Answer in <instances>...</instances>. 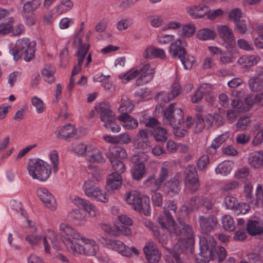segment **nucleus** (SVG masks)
Here are the masks:
<instances>
[{
    "label": "nucleus",
    "instance_id": "39",
    "mask_svg": "<svg viewBox=\"0 0 263 263\" xmlns=\"http://www.w3.org/2000/svg\"><path fill=\"white\" fill-rule=\"evenodd\" d=\"M133 107V104L127 96L123 95L121 96L120 105L118 108L120 112L127 113L130 111Z\"/></svg>",
    "mask_w": 263,
    "mask_h": 263
},
{
    "label": "nucleus",
    "instance_id": "30",
    "mask_svg": "<svg viewBox=\"0 0 263 263\" xmlns=\"http://www.w3.org/2000/svg\"><path fill=\"white\" fill-rule=\"evenodd\" d=\"M138 137L141 139V141L138 144V148H141L144 151L147 152V150L150 149V142L148 140L149 131L148 129H141L138 132Z\"/></svg>",
    "mask_w": 263,
    "mask_h": 263
},
{
    "label": "nucleus",
    "instance_id": "42",
    "mask_svg": "<svg viewBox=\"0 0 263 263\" xmlns=\"http://www.w3.org/2000/svg\"><path fill=\"white\" fill-rule=\"evenodd\" d=\"M215 36V31L209 28L201 29L197 33V37L203 41L213 40Z\"/></svg>",
    "mask_w": 263,
    "mask_h": 263
},
{
    "label": "nucleus",
    "instance_id": "31",
    "mask_svg": "<svg viewBox=\"0 0 263 263\" xmlns=\"http://www.w3.org/2000/svg\"><path fill=\"white\" fill-rule=\"evenodd\" d=\"M143 57L145 59L152 57L162 60H165L166 58V53L163 49L153 47H147L143 52Z\"/></svg>",
    "mask_w": 263,
    "mask_h": 263
},
{
    "label": "nucleus",
    "instance_id": "41",
    "mask_svg": "<svg viewBox=\"0 0 263 263\" xmlns=\"http://www.w3.org/2000/svg\"><path fill=\"white\" fill-rule=\"evenodd\" d=\"M211 259L221 262L223 260L227 255V252L225 249L222 247L214 248L211 251Z\"/></svg>",
    "mask_w": 263,
    "mask_h": 263
},
{
    "label": "nucleus",
    "instance_id": "56",
    "mask_svg": "<svg viewBox=\"0 0 263 263\" xmlns=\"http://www.w3.org/2000/svg\"><path fill=\"white\" fill-rule=\"evenodd\" d=\"M224 202L227 209H233L237 206L238 203L235 197L229 196L225 198Z\"/></svg>",
    "mask_w": 263,
    "mask_h": 263
},
{
    "label": "nucleus",
    "instance_id": "24",
    "mask_svg": "<svg viewBox=\"0 0 263 263\" xmlns=\"http://www.w3.org/2000/svg\"><path fill=\"white\" fill-rule=\"evenodd\" d=\"M217 31L219 36L223 41L230 45L233 46L235 44L234 36L232 30L228 25H219L217 27Z\"/></svg>",
    "mask_w": 263,
    "mask_h": 263
},
{
    "label": "nucleus",
    "instance_id": "63",
    "mask_svg": "<svg viewBox=\"0 0 263 263\" xmlns=\"http://www.w3.org/2000/svg\"><path fill=\"white\" fill-rule=\"evenodd\" d=\"M256 200L255 204L258 205L260 202L263 203V185L258 184L256 192Z\"/></svg>",
    "mask_w": 263,
    "mask_h": 263
},
{
    "label": "nucleus",
    "instance_id": "32",
    "mask_svg": "<svg viewBox=\"0 0 263 263\" xmlns=\"http://www.w3.org/2000/svg\"><path fill=\"white\" fill-rule=\"evenodd\" d=\"M249 163L255 168L261 167L263 165V152L258 151L252 153L249 158Z\"/></svg>",
    "mask_w": 263,
    "mask_h": 263
},
{
    "label": "nucleus",
    "instance_id": "40",
    "mask_svg": "<svg viewBox=\"0 0 263 263\" xmlns=\"http://www.w3.org/2000/svg\"><path fill=\"white\" fill-rule=\"evenodd\" d=\"M247 231L251 235L263 233V227H260L255 220H249L247 225Z\"/></svg>",
    "mask_w": 263,
    "mask_h": 263
},
{
    "label": "nucleus",
    "instance_id": "64",
    "mask_svg": "<svg viewBox=\"0 0 263 263\" xmlns=\"http://www.w3.org/2000/svg\"><path fill=\"white\" fill-rule=\"evenodd\" d=\"M241 14V10L238 8H235L229 12V17L235 22L239 20Z\"/></svg>",
    "mask_w": 263,
    "mask_h": 263
},
{
    "label": "nucleus",
    "instance_id": "25",
    "mask_svg": "<svg viewBox=\"0 0 263 263\" xmlns=\"http://www.w3.org/2000/svg\"><path fill=\"white\" fill-rule=\"evenodd\" d=\"M86 159L91 163H101L104 160L101 151L92 145L88 146Z\"/></svg>",
    "mask_w": 263,
    "mask_h": 263
},
{
    "label": "nucleus",
    "instance_id": "35",
    "mask_svg": "<svg viewBox=\"0 0 263 263\" xmlns=\"http://www.w3.org/2000/svg\"><path fill=\"white\" fill-rule=\"evenodd\" d=\"M68 217L76 221L77 224L79 225H83L86 221V215L84 212L79 209H74L70 211L68 214Z\"/></svg>",
    "mask_w": 263,
    "mask_h": 263
},
{
    "label": "nucleus",
    "instance_id": "60",
    "mask_svg": "<svg viewBox=\"0 0 263 263\" xmlns=\"http://www.w3.org/2000/svg\"><path fill=\"white\" fill-rule=\"evenodd\" d=\"M88 148V146H86L83 143H79L74 146V150L78 155L86 157Z\"/></svg>",
    "mask_w": 263,
    "mask_h": 263
},
{
    "label": "nucleus",
    "instance_id": "33",
    "mask_svg": "<svg viewBox=\"0 0 263 263\" xmlns=\"http://www.w3.org/2000/svg\"><path fill=\"white\" fill-rule=\"evenodd\" d=\"M260 60L257 55H243L238 60V63L243 67H251L256 65Z\"/></svg>",
    "mask_w": 263,
    "mask_h": 263
},
{
    "label": "nucleus",
    "instance_id": "2",
    "mask_svg": "<svg viewBox=\"0 0 263 263\" xmlns=\"http://www.w3.org/2000/svg\"><path fill=\"white\" fill-rule=\"evenodd\" d=\"M82 244L77 242H72L69 239L66 240V248L68 251L74 255H84L95 256L99 250L98 245L96 241L82 236L80 239Z\"/></svg>",
    "mask_w": 263,
    "mask_h": 263
},
{
    "label": "nucleus",
    "instance_id": "54",
    "mask_svg": "<svg viewBox=\"0 0 263 263\" xmlns=\"http://www.w3.org/2000/svg\"><path fill=\"white\" fill-rule=\"evenodd\" d=\"M193 125L195 133H200L205 127L204 121L202 117L198 115L197 119Z\"/></svg>",
    "mask_w": 263,
    "mask_h": 263
},
{
    "label": "nucleus",
    "instance_id": "44",
    "mask_svg": "<svg viewBox=\"0 0 263 263\" xmlns=\"http://www.w3.org/2000/svg\"><path fill=\"white\" fill-rule=\"evenodd\" d=\"M145 165L142 163H138L136 164L132 171V173L134 178L137 180H140L143 177L145 172Z\"/></svg>",
    "mask_w": 263,
    "mask_h": 263
},
{
    "label": "nucleus",
    "instance_id": "47",
    "mask_svg": "<svg viewBox=\"0 0 263 263\" xmlns=\"http://www.w3.org/2000/svg\"><path fill=\"white\" fill-rule=\"evenodd\" d=\"M127 156L126 152L124 148L120 146H114L110 149L109 157H112L120 159L126 158Z\"/></svg>",
    "mask_w": 263,
    "mask_h": 263
},
{
    "label": "nucleus",
    "instance_id": "26",
    "mask_svg": "<svg viewBox=\"0 0 263 263\" xmlns=\"http://www.w3.org/2000/svg\"><path fill=\"white\" fill-rule=\"evenodd\" d=\"M74 203L82 206L89 215L91 217H96L100 215V212L96 206L89 201L78 198H75Z\"/></svg>",
    "mask_w": 263,
    "mask_h": 263
},
{
    "label": "nucleus",
    "instance_id": "22",
    "mask_svg": "<svg viewBox=\"0 0 263 263\" xmlns=\"http://www.w3.org/2000/svg\"><path fill=\"white\" fill-rule=\"evenodd\" d=\"M144 252L147 260L151 263H157L161 256L156 246L153 242L148 243L144 248Z\"/></svg>",
    "mask_w": 263,
    "mask_h": 263
},
{
    "label": "nucleus",
    "instance_id": "14",
    "mask_svg": "<svg viewBox=\"0 0 263 263\" xmlns=\"http://www.w3.org/2000/svg\"><path fill=\"white\" fill-rule=\"evenodd\" d=\"M155 68L149 64H145L140 68V77L136 80L137 86L145 84L150 82L154 77Z\"/></svg>",
    "mask_w": 263,
    "mask_h": 263
},
{
    "label": "nucleus",
    "instance_id": "48",
    "mask_svg": "<svg viewBox=\"0 0 263 263\" xmlns=\"http://www.w3.org/2000/svg\"><path fill=\"white\" fill-rule=\"evenodd\" d=\"M95 194L90 198H95L97 201L103 203H107L109 201V196L107 193L99 187L96 191H95Z\"/></svg>",
    "mask_w": 263,
    "mask_h": 263
},
{
    "label": "nucleus",
    "instance_id": "53",
    "mask_svg": "<svg viewBox=\"0 0 263 263\" xmlns=\"http://www.w3.org/2000/svg\"><path fill=\"white\" fill-rule=\"evenodd\" d=\"M31 102L32 105L35 107L38 113H41L44 111L45 108V104L41 99L37 97H34L32 98Z\"/></svg>",
    "mask_w": 263,
    "mask_h": 263
},
{
    "label": "nucleus",
    "instance_id": "13",
    "mask_svg": "<svg viewBox=\"0 0 263 263\" xmlns=\"http://www.w3.org/2000/svg\"><path fill=\"white\" fill-rule=\"evenodd\" d=\"M108 245L112 249L118 251L125 256L132 257L133 253L136 255H138L139 253L138 250L135 247H133L130 248L126 246L120 240H109Z\"/></svg>",
    "mask_w": 263,
    "mask_h": 263
},
{
    "label": "nucleus",
    "instance_id": "21",
    "mask_svg": "<svg viewBox=\"0 0 263 263\" xmlns=\"http://www.w3.org/2000/svg\"><path fill=\"white\" fill-rule=\"evenodd\" d=\"M186 43L181 39L173 42L170 46L169 53L173 58L181 59L186 54L184 47Z\"/></svg>",
    "mask_w": 263,
    "mask_h": 263
},
{
    "label": "nucleus",
    "instance_id": "43",
    "mask_svg": "<svg viewBox=\"0 0 263 263\" xmlns=\"http://www.w3.org/2000/svg\"><path fill=\"white\" fill-rule=\"evenodd\" d=\"M55 71V68L51 65L45 66L42 71V74L44 77L45 81L50 83L54 82L55 81V77L54 76Z\"/></svg>",
    "mask_w": 263,
    "mask_h": 263
},
{
    "label": "nucleus",
    "instance_id": "38",
    "mask_svg": "<svg viewBox=\"0 0 263 263\" xmlns=\"http://www.w3.org/2000/svg\"><path fill=\"white\" fill-rule=\"evenodd\" d=\"M73 2L71 0H61L55 7V12L59 14L65 13L73 7Z\"/></svg>",
    "mask_w": 263,
    "mask_h": 263
},
{
    "label": "nucleus",
    "instance_id": "11",
    "mask_svg": "<svg viewBox=\"0 0 263 263\" xmlns=\"http://www.w3.org/2000/svg\"><path fill=\"white\" fill-rule=\"evenodd\" d=\"M185 184L191 193H194L199 189L200 184L197 172L193 165H188L185 169Z\"/></svg>",
    "mask_w": 263,
    "mask_h": 263
},
{
    "label": "nucleus",
    "instance_id": "1",
    "mask_svg": "<svg viewBox=\"0 0 263 263\" xmlns=\"http://www.w3.org/2000/svg\"><path fill=\"white\" fill-rule=\"evenodd\" d=\"M157 221L162 228L167 230L171 235H174L178 238L175 245V249L177 251H185L193 244L194 235L192 227L180 218L176 222L168 210L164 209V215L160 216Z\"/></svg>",
    "mask_w": 263,
    "mask_h": 263
},
{
    "label": "nucleus",
    "instance_id": "17",
    "mask_svg": "<svg viewBox=\"0 0 263 263\" xmlns=\"http://www.w3.org/2000/svg\"><path fill=\"white\" fill-rule=\"evenodd\" d=\"M60 231L65 236L64 242L65 246L67 239H69L71 241L75 242L77 241L80 240V239L82 236L73 227L66 223H61L60 225Z\"/></svg>",
    "mask_w": 263,
    "mask_h": 263
},
{
    "label": "nucleus",
    "instance_id": "19",
    "mask_svg": "<svg viewBox=\"0 0 263 263\" xmlns=\"http://www.w3.org/2000/svg\"><path fill=\"white\" fill-rule=\"evenodd\" d=\"M186 10L187 13L194 18H202L210 12L209 7L202 4L189 6Z\"/></svg>",
    "mask_w": 263,
    "mask_h": 263
},
{
    "label": "nucleus",
    "instance_id": "62",
    "mask_svg": "<svg viewBox=\"0 0 263 263\" xmlns=\"http://www.w3.org/2000/svg\"><path fill=\"white\" fill-rule=\"evenodd\" d=\"M152 200L155 206L160 207L162 205V196L159 193L155 192L152 196Z\"/></svg>",
    "mask_w": 263,
    "mask_h": 263
},
{
    "label": "nucleus",
    "instance_id": "51",
    "mask_svg": "<svg viewBox=\"0 0 263 263\" xmlns=\"http://www.w3.org/2000/svg\"><path fill=\"white\" fill-rule=\"evenodd\" d=\"M138 76H140V69H132L127 71L125 74H121L119 75L120 79H124L127 82L130 81L136 78Z\"/></svg>",
    "mask_w": 263,
    "mask_h": 263
},
{
    "label": "nucleus",
    "instance_id": "5",
    "mask_svg": "<svg viewBox=\"0 0 263 263\" xmlns=\"http://www.w3.org/2000/svg\"><path fill=\"white\" fill-rule=\"evenodd\" d=\"M125 199L128 204L132 205L135 210L142 212L146 216L150 214L151 206L149 199H143L139 192L136 191L127 192Z\"/></svg>",
    "mask_w": 263,
    "mask_h": 263
},
{
    "label": "nucleus",
    "instance_id": "16",
    "mask_svg": "<svg viewBox=\"0 0 263 263\" xmlns=\"http://www.w3.org/2000/svg\"><path fill=\"white\" fill-rule=\"evenodd\" d=\"M60 231L65 236L64 242L65 246L67 239H69L71 241L75 242L77 241L80 240V239L82 236L73 227L66 223H61L60 225Z\"/></svg>",
    "mask_w": 263,
    "mask_h": 263
},
{
    "label": "nucleus",
    "instance_id": "3",
    "mask_svg": "<svg viewBox=\"0 0 263 263\" xmlns=\"http://www.w3.org/2000/svg\"><path fill=\"white\" fill-rule=\"evenodd\" d=\"M26 240L31 246L42 243L44 252L46 254H51L52 247L56 250H60V246L58 240V235L52 230H48L42 236L30 234L26 236Z\"/></svg>",
    "mask_w": 263,
    "mask_h": 263
},
{
    "label": "nucleus",
    "instance_id": "27",
    "mask_svg": "<svg viewBox=\"0 0 263 263\" xmlns=\"http://www.w3.org/2000/svg\"><path fill=\"white\" fill-rule=\"evenodd\" d=\"M179 184V180L176 177H174L165 183L163 191L166 194L173 196L179 193L180 190Z\"/></svg>",
    "mask_w": 263,
    "mask_h": 263
},
{
    "label": "nucleus",
    "instance_id": "57",
    "mask_svg": "<svg viewBox=\"0 0 263 263\" xmlns=\"http://www.w3.org/2000/svg\"><path fill=\"white\" fill-rule=\"evenodd\" d=\"M250 120L249 117H244L240 118L236 123L238 130L245 129L250 125Z\"/></svg>",
    "mask_w": 263,
    "mask_h": 263
},
{
    "label": "nucleus",
    "instance_id": "29",
    "mask_svg": "<svg viewBox=\"0 0 263 263\" xmlns=\"http://www.w3.org/2000/svg\"><path fill=\"white\" fill-rule=\"evenodd\" d=\"M118 119L123 123V127L127 130L136 129L138 126L137 120L127 113L122 114L118 117Z\"/></svg>",
    "mask_w": 263,
    "mask_h": 263
},
{
    "label": "nucleus",
    "instance_id": "6",
    "mask_svg": "<svg viewBox=\"0 0 263 263\" xmlns=\"http://www.w3.org/2000/svg\"><path fill=\"white\" fill-rule=\"evenodd\" d=\"M27 170L29 174L34 179L41 181H46L51 173L50 166L42 160L29 163Z\"/></svg>",
    "mask_w": 263,
    "mask_h": 263
},
{
    "label": "nucleus",
    "instance_id": "61",
    "mask_svg": "<svg viewBox=\"0 0 263 263\" xmlns=\"http://www.w3.org/2000/svg\"><path fill=\"white\" fill-rule=\"evenodd\" d=\"M151 25L154 27H158L161 25L163 22L162 18L159 16H148L147 18Z\"/></svg>",
    "mask_w": 263,
    "mask_h": 263
},
{
    "label": "nucleus",
    "instance_id": "50",
    "mask_svg": "<svg viewBox=\"0 0 263 263\" xmlns=\"http://www.w3.org/2000/svg\"><path fill=\"white\" fill-rule=\"evenodd\" d=\"M222 224L224 229L227 231H233L235 229L233 218L229 215H225L222 218Z\"/></svg>",
    "mask_w": 263,
    "mask_h": 263
},
{
    "label": "nucleus",
    "instance_id": "55",
    "mask_svg": "<svg viewBox=\"0 0 263 263\" xmlns=\"http://www.w3.org/2000/svg\"><path fill=\"white\" fill-rule=\"evenodd\" d=\"M182 35L185 37L192 36L196 31V28L194 24H189L184 25L182 29Z\"/></svg>",
    "mask_w": 263,
    "mask_h": 263
},
{
    "label": "nucleus",
    "instance_id": "58",
    "mask_svg": "<svg viewBox=\"0 0 263 263\" xmlns=\"http://www.w3.org/2000/svg\"><path fill=\"white\" fill-rule=\"evenodd\" d=\"M184 68L186 69H190L193 67V64L195 62L194 57L193 56L187 55V57L180 59Z\"/></svg>",
    "mask_w": 263,
    "mask_h": 263
},
{
    "label": "nucleus",
    "instance_id": "4",
    "mask_svg": "<svg viewBox=\"0 0 263 263\" xmlns=\"http://www.w3.org/2000/svg\"><path fill=\"white\" fill-rule=\"evenodd\" d=\"M35 43L27 38L18 39L12 49V54L14 60L23 58L26 61L33 59L35 51Z\"/></svg>",
    "mask_w": 263,
    "mask_h": 263
},
{
    "label": "nucleus",
    "instance_id": "52",
    "mask_svg": "<svg viewBox=\"0 0 263 263\" xmlns=\"http://www.w3.org/2000/svg\"><path fill=\"white\" fill-rule=\"evenodd\" d=\"M144 225L149 228L153 232L154 235L157 238L160 242L163 243L164 239L160 236L158 228L155 226L153 223L149 220L144 222Z\"/></svg>",
    "mask_w": 263,
    "mask_h": 263
},
{
    "label": "nucleus",
    "instance_id": "37",
    "mask_svg": "<svg viewBox=\"0 0 263 263\" xmlns=\"http://www.w3.org/2000/svg\"><path fill=\"white\" fill-rule=\"evenodd\" d=\"M229 132L220 135L216 138L212 142L211 146L209 147L208 151L209 153H215L217 148H218L224 141H226L229 137Z\"/></svg>",
    "mask_w": 263,
    "mask_h": 263
},
{
    "label": "nucleus",
    "instance_id": "20",
    "mask_svg": "<svg viewBox=\"0 0 263 263\" xmlns=\"http://www.w3.org/2000/svg\"><path fill=\"white\" fill-rule=\"evenodd\" d=\"M199 222L202 232L205 234L213 231L218 223L217 218L213 215L208 217L200 216Z\"/></svg>",
    "mask_w": 263,
    "mask_h": 263
},
{
    "label": "nucleus",
    "instance_id": "45",
    "mask_svg": "<svg viewBox=\"0 0 263 263\" xmlns=\"http://www.w3.org/2000/svg\"><path fill=\"white\" fill-rule=\"evenodd\" d=\"M83 190L85 194L89 197H91L95 193V191L98 190L99 187L96 186V183L91 180H87L83 185Z\"/></svg>",
    "mask_w": 263,
    "mask_h": 263
},
{
    "label": "nucleus",
    "instance_id": "15",
    "mask_svg": "<svg viewBox=\"0 0 263 263\" xmlns=\"http://www.w3.org/2000/svg\"><path fill=\"white\" fill-rule=\"evenodd\" d=\"M97 112L100 115V118L104 123V126H106L107 123L116 120L115 113L110 109V107L106 103H101L97 107Z\"/></svg>",
    "mask_w": 263,
    "mask_h": 263
},
{
    "label": "nucleus",
    "instance_id": "8",
    "mask_svg": "<svg viewBox=\"0 0 263 263\" xmlns=\"http://www.w3.org/2000/svg\"><path fill=\"white\" fill-rule=\"evenodd\" d=\"M175 104H171L163 113V122L174 128H180L184 122L183 112L179 108H174Z\"/></svg>",
    "mask_w": 263,
    "mask_h": 263
},
{
    "label": "nucleus",
    "instance_id": "18",
    "mask_svg": "<svg viewBox=\"0 0 263 263\" xmlns=\"http://www.w3.org/2000/svg\"><path fill=\"white\" fill-rule=\"evenodd\" d=\"M122 179L121 175L112 173L107 178L105 189L110 193H114L115 190H119L122 185Z\"/></svg>",
    "mask_w": 263,
    "mask_h": 263
},
{
    "label": "nucleus",
    "instance_id": "10",
    "mask_svg": "<svg viewBox=\"0 0 263 263\" xmlns=\"http://www.w3.org/2000/svg\"><path fill=\"white\" fill-rule=\"evenodd\" d=\"M170 174V164L168 162L162 163L159 173V177L155 179L154 175L149 176L145 181V184L147 186L151 185L154 183L156 190H159L162 183H163L169 177Z\"/></svg>",
    "mask_w": 263,
    "mask_h": 263
},
{
    "label": "nucleus",
    "instance_id": "36",
    "mask_svg": "<svg viewBox=\"0 0 263 263\" xmlns=\"http://www.w3.org/2000/svg\"><path fill=\"white\" fill-rule=\"evenodd\" d=\"M249 86L252 91H260L263 89V74L252 77L249 80Z\"/></svg>",
    "mask_w": 263,
    "mask_h": 263
},
{
    "label": "nucleus",
    "instance_id": "59",
    "mask_svg": "<svg viewBox=\"0 0 263 263\" xmlns=\"http://www.w3.org/2000/svg\"><path fill=\"white\" fill-rule=\"evenodd\" d=\"M174 40L172 34H162L157 37V41L160 44H168Z\"/></svg>",
    "mask_w": 263,
    "mask_h": 263
},
{
    "label": "nucleus",
    "instance_id": "28",
    "mask_svg": "<svg viewBox=\"0 0 263 263\" xmlns=\"http://www.w3.org/2000/svg\"><path fill=\"white\" fill-rule=\"evenodd\" d=\"M181 87L179 83L174 82L172 85V90L168 93L164 92L158 94V99H162L165 102H168L174 99L180 93Z\"/></svg>",
    "mask_w": 263,
    "mask_h": 263
},
{
    "label": "nucleus",
    "instance_id": "7",
    "mask_svg": "<svg viewBox=\"0 0 263 263\" xmlns=\"http://www.w3.org/2000/svg\"><path fill=\"white\" fill-rule=\"evenodd\" d=\"M216 242L213 237L206 235L200 237V252L196 255L198 263H207L211 260V251L215 247Z\"/></svg>",
    "mask_w": 263,
    "mask_h": 263
},
{
    "label": "nucleus",
    "instance_id": "12",
    "mask_svg": "<svg viewBox=\"0 0 263 263\" xmlns=\"http://www.w3.org/2000/svg\"><path fill=\"white\" fill-rule=\"evenodd\" d=\"M37 196L44 203L45 206L52 211H55L58 204L52 194L46 188L39 187L36 190Z\"/></svg>",
    "mask_w": 263,
    "mask_h": 263
},
{
    "label": "nucleus",
    "instance_id": "49",
    "mask_svg": "<svg viewBox=\"0 0 263 263\" xmlns=\"http://www.w3.org/2000/svg\"><path fill=\"white\" fill-rule=\"evenodd\" d=\"M153 135L157 141H165L167 138L166 130L161 127L156 128L153 132Z\"/></svg>",
    "mask_w": 263,
    "mask_h": 263
},
{
    "label": "nucleus",
    "instance_id": "9",
    "mask_svg": "<svg viewBox=\"0 0 263 263\" xmlns=\"http://www.w3.org/2000/svg\"><path fill=\"white\" fill-rule=\"evenodd\" d=\"M83 29V27L80 28L79 34L75 38L73 43L76 44L77 41L80 44V47L78 49L76 56L77 57L78 64L76 65L72 69L71 77L74 78L75 76L79 74L82 70V65L83 63L84 59L87 55L89 48V45L83 44L81 42V39L78 37L80 32Z\"/></svg>",
    "mask_w": 263,
    "mask_h": 263
},
{
    "label": "nucleus",
    "instance_id": "23",
    "mask_svg": "<svg viewBox=\"0 0 263 263\" xmlns=\"http://www.w3.org/2000/svg\"><path fill=\"white\" fill-rule=\"evenodd\" d=\"M55 134L58 138L68 139L73 138L77 134V129L74 125L71 124H66L59 127Z\"/></svg>",
    "mask_w": 263,
    "mask_h": 263
},
{
    "label": "nucleus",
    "instance_id": "34",
    "mask_svg": "<svg viewBox=\"0 0 263 263\" xmlns=\"http://www.w3.org/2000/svg\"><path fill=\"white\" fill-rule=\"evenodd\" d=\"M24 3L22 13L23 14L31 13L37 9L41 5V0H21Z\"/></svg>",
    "mask_w": 263,
    "mask_h": 263
},
{
    "label": "nucleus",
    "instance_id": "46",
    "mask_svg": "<svg viewBox=\"0 0 263 263\" xmlns=\"http://www.w3.org/2000/svg\"><path fill=\"white\" fill-rule=\"evenodd\" d=\"M109 158L112 167L115 171V173H118L120 175L125 172L126 168L124 163L122 161L112 157H109Z\"/></svg>",
    "mask_w": 263,
    "mask_h": 263
}]
</instances>
